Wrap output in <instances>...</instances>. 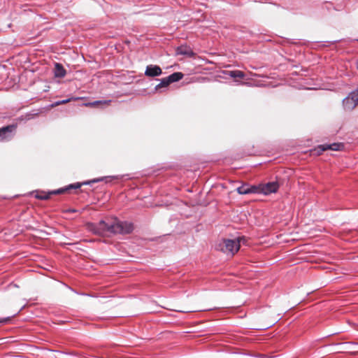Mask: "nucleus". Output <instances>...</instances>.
<instances>
[{"label":"nucleus","mask_w":358,"mask_h":358,"mask_svg":"<svg viewBox=\"0 0 358 358\" xmlns=\"http://www.w3.org/2000/svg\"><path fill=\"white\" fill-rule=\"evenodd\" d=\"M88 228L98 235H103L105 233L127 234L133 231L134 226L131 222L115 220L111 223H106L102 220L97 225L91 224Z\"/></svg>","instance_id":"nucleus-1"},{"label":"nucleus","mask_w":358,"mask_h":358,"mask_svg":"<svg viewBox=\"0 0 358 358\" xmlns=\"http://www.w3.org/2000/svg\"><path fill=\"white\" fill-rule=\"evenodd\" d=\"M241 242H245L244 238L224 239L216 245V249L222 251L227 255L233 256L238 251Z\"/></svg>","instance_id":"nucleus-2"},{"label":"nucleus","mask_w":358,"mask_h":358,"mask_svg":"<svg viewBox=\"0 0 358 358\" xmlns=\"http://www.w3.org/2000/svg\"><path fill=\"white\" fill-rule=\"evenodd\" d=\"M358 105V89L350 92L343 100V106L345 110H352Z\"/></svg>","instance_id":"nucleus-3"},{"label":"nucleus","mask_w":358,"mask_h":358,"mask_svg":"<svg viewBox=\"0 0 358 358\" xmlns=\"http://www.w3.org/2000/svg\"><path fill=\"white\" fill-rule=\"evenodd\" d=\"M279 188V185L276 182H271L266 184L257 185V193H262L264 195H268L275 193Z\"/></svg>","instance_id":"nucleus-4"},{"label":"nucleus","mask_w":358,"mask_h":358,"mask_svg":"<svg viewBox=\"0 0 358 358\" xmlns=\"http://www.w3.org/2000/svg\"><path fill=\"white\" fill-rule=\"evenodd\" d=\"M15 129V125H8L0 129V141H8L12 138Z\"/></svg>","instance_id":"nucleus-5"},{"label":"nucleus","mask_w":358,"mask_h":358,"mask_svg":"<svg viewBox=\"0 0 358 358\" xmlns=\"http://www.w3.org/2000/svg\"><path fill=\"white\" fill-rule=\"evenodd\" d=\"M162 73V69L159 66L152 64L148 65L145 71V75L148 77H156Z\"/></svg>","instance_id":"nucleus-6"},{"label":"nucleus","mask_w":358,"mask_h":358,"mask_svg":"<svg viewBox=\"0 0 358 358\" xmlns=\"http://www.w3.org/2000/svg\"><path fill=\"white\" fill-rule=\"evenodd\" d=\"M343 147V145L340 143L320 145L318 147V154H320L322 152L326 150H340Z\"/></svg>","instance_id":"nucleus-7"},{"label":"nucleus","mask_w":358,"mask_h":358,"mask_svg":"<svg viewBox=\"0 0 358 358\" xmlns=\"http://www.w3.org/2000/svg\"><path fill=\"white\" fill-rule=\"evenodd\" d=\"M237 191L241 194H246L249 193H257V185L249 187L247 185H242L237 188Z\"/></svg>","instance_id":"nucleus-8"},{"label":"nucleus","mask_w":358,"mask_h":358,"mask_svg":"<svg viewBox=\"0 0 358 358\" xmlns=\"http://www.w3.org/2000/svg\"><path fill=\"white\" fill-rule=\"evenodd\" d=\"M66 75V70L63 66L59 63H56L55 65V76L58 78H63Z\"/></svg>","instance_id":"nucleus-9"},{"label":"nucleus","mask_w":358,"mask_h":358,"mask_svg":"<svg viewBox=\"0 0 358 358\" xmlns=\"http://www.w3.org/2000/svg\"><path fill=\"white\" fill-rule=\"evenodd\" d=\"M176 53L178 55H192V51L189 47L181 45L177 48Z\"/></svg>","instance_id":"nucleus-10"},{"label":"nucleus","mask_w":358,"mask_h":358,"mask_svg":"<svg viewBox=\"0 0 358 358\" xmlns=\"http://www.w3.org/2000/svg\"><path fill=\"white\" fill-rule=\"evenodd\" d=\"M110 103V100H107V101H93V102H89V103H83V106H90V107H96V106H99L101 105H109V103Z\"/></svg>","instance_id":"nucleus-11"},{"label":"nucleus","mask_w":358,"mask_h":358,"mask_svg":"<svg viewBox=\"0 0 358 358\" xmlns=\"http://www.w3.org/2000/svg\"><path fill=\"white\" fill-rule=\"evenodd\" d=\"M183 77V74L180 72H176L173 73L169 76L167 77L168 80L169 81L170 84L171 83L177 82L181 80Z\"/></svg>","instance_id":"nucleus-12"},{"label":"nucleus","mask_w":358,"mask_h":358,"mask_svg":"<svg viewBox=\"0 0 358 358\" xmlns=\"http://www.w3.org/2000/svg\"><path fill=\"white\" fill-rule=\"evenodd\" d=\"M169 85H170V83L168 80L167 77L164 78L161 80V82L155 86V91H158L162 87H168Z\"/></svg>","instance_id":"nucleus-13"},{"label":"nucleus","mask_w":358,"mask_h":358,"mask_svg":"<svg viewBox=\"0 0 358 358\" xmlns=\"http://www.w3.org/2000/svg\"><path fill=\"white\" fill-rule=\"evenodd\" d=\"M228 75L234 78H243L245 76V73L243 71L238 70L229 71Z\"/></svg>","instance_id":"nucleus-14"},{"label":"nucleus","mask_w":358,"mask_h":358,"mask_svg":"<svg viewBox=\"0 0 358 358\" xmlns=\"http://www.w3.org/2000/svg\"><path fill=\"white\" fill-rule=\"evenodd\" d=\"M80 99V98H79V97H76V98H71V99H64V100H62V101H56L55 103H52L51 105V107L57 106L61 105V104L66 103L69 102L71 100H78V99Z\"/></svg>","instance_id":"nucleus-15"},{"label":"nucleus","mask_w":358,"mask_h":358,"mask_svg":"<svg viewBox=\"0 0 358 358\" xmlns=\"http://www.w3.org/2000/svg\"><path fill=\"white\" fill-rule=\"evenodd\" d=\"M90 183V182H85L83 183L77 182V183H75L73 185H69L68 189H70V188L78 189V188H80L82 185H88Z\"/></svg>","instance_id":"nucleus-16"},{"label":"nucleus","mask_w":358,"mask_h":358,"mask_svg":"<svg viewBox=\"0 0 358 358\" xmlns=\"http://www.w3.org/2000/svg\"><path fill=\"white\" fill-rule=\"evenodd\" d=\"M37 198H39L41 199H48L49 198V195L45 194V195H37Z\"/></svg>","instance_id":"nucleus-17"},{"label":"nucleus","mask_w":358,"mask_h":358,"mask_svg":"<svg viewBox=\"0 0 358 358\" xmlns=\"http://www.w3.org/2000/svg\"><path fill=\"white\" fill-rule=\"evenodd\" d=\"M64 189H57V191H55L53 192L54 194H59V193H62L64 192Z\"/></svg>","instance_id":"nucleus-18"},{"label":"nucleus","mask_w":358,"mask_h":358,"mask_svg":"<svg viewBox=\"0 0 358 358\" xmlns=\"http://www.w3.org/2000/svg\"><path fill=\"white\" fill-rule=\"evenodd\" d=\"M102 180V179H96V180H93L92 182H99V181H101Z\"/></svg>","instance_id":"nucleus-19"},{"label":"nucleus","mask_w":358,"mask_h":358,"mask_svg":"<svg viewBox=\"0 0 358 358\" xmlns=\"http://www.w3.org/2000/svg\"><path fill=\"white\" fill-rule=\"evenodd\" d=\"M356 66H357V69H358V61H357V63H356Z\"/></svg>","instance_id":"nucleus-20"},{"label":"nucleus","mask_w":358,"mask_h":358,"mask_svg":"<svg viewBox=\"0 0 358 358\" xmlns=\"http://www.w3.org/2000/svg\"><path fill=\"white\" fill-rule=\"evenodd\" d=\"M3 322V321H1V320H0V322Z\"/></svg>","instance_id":"nucleus-21"}]
</instances>
